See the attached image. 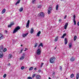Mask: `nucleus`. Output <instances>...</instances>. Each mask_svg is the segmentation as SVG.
Returning a JSON list of instances; mask_svg holds the SVG:
<instances>
[{
  "mask_svg": "<svg viewBox=\"0 0 79 79\" xmlns=\"http://www.w3.org/2000/svg\"><path fill=\"white\" fill-rule=\"evenodd\" d=\"M20 29H21V28L19 26L17 27L14 30V31L13 32V34H15V33H16V32H17L18 31H19V30Z\"/></svg>",
  "mask_w": 79,
  "mask_h": 79,
  "instance_id": "f257e3e1",
  "label": "nucleus"
},
{
  "mask_svg": "<svg viewBox=\"0 0 79 79\" xmlns=\"http://www.w3.org/2000/svg\"><path fill=\"white\" fill-rule=\"evenodd\" d=\"M55 60V57H52L50 58V61L51 63H54Z\"/></svg>",
  "mask_w": 79,
  "mask_h": 79,
  "instance_id": "f03ea898",
  "label": "nucleus"
},
{
  "mask_svg": "<svg viewBox=\"0 0 79 79\" xmlns=\"http://www.w3.org/2000/svg\"><path fill=\"white\" fill-rule=\"evenodd\" d=\"M44 13L43 12H41L39 13L38 15V16H40V17H41V18H43L44 17Z\"/></svg>",
  "mask_w": 79,
  "mask_h": 79,
  "instance_id": "7ed1b4c3",
  "label": "nucleus"
},
{
  "mask_svg": "<svg viewBox=\"0 0 79 79\" xmlns=\"http://www.w3.org/2000/svg\"><path fill=\"white\" fill-rule=\"evenodd\" d=\"M52 8L51 6H49V7L48 9V15H50V13H51V12L52 11Z\"/></svg>",
  "mask_w": 79,
  "mask_h": 79,
  "instance_id": "20e7f679",
  "label": "nucleus"
},
{
  "mask_svg": "<svg viewBox=\"0 0 79 79\" xmlns=\"http://www.w3.org/2000/svg\"><path fill=\"white\" fill-rule=\"evenodd\" d=\"M36 53L37 55H40V53H41V51H40V48H38L36 51Z\"/></svg>",
  "mask_w": 79,
  "mask_h": 79,
  "instance_id": "39448f33",
  "label": "nucleus"
},
{
  "mask_svg": "<svg viewBox=\"0 0 79 79\" xmlns=\"http://www.w3.org/2000/svg\"><path fill=\"white\" fill-rule=\"evenodd\" d=\"M75 18H76V16L74 15L73 16V23H74V25H76V21L75 20Z\"/></svg>",
  "mask_w": 79,
  "mask_h": 79,
  "instance_id": "423d86ee",
  "label": "nucleus"
},
{
  "mask_svg": "<svg viewBox=\"0 0 79 79\" xmlns=\"http://www.w3.org/2000/svg\"><path fill=\"white\" fill-rule=\"evenodd\" d=\"M30 21L29 20H28L27 21V23L26 27H27V28H28L29 27V25Z\"/></svg>",
  "mask_w": 79,
  "mask_h": 79,
  "instance_id": "0eeeda50",
  "label": "nucleus"
},
{
  "mask_svg": "<svg viewBox=\"0 0 79 79\" xmlns=\"http://www.w3.org/2000/svg\"><path fill=\"white\" fill-rule=\"evenodd\" d=\"M0 51L3 52V46L2 45L0 46Z\"/></svg>",
  "mask_w": 79,
  "mask_h": 79,
  "instance_id": "6e6552de",
  "label": "nucleus"
},
{
  "mask_svg": "<svg viewBox=\"0 0 79 79\" xmlns=\"http://www.w3.org/2000/svg\"><path fill=\"white\" fill-rule=\"evenodd\" d=\"M70 60L71 61L73 62V61H74V60H75V58L73 56L70 59Z\"/></svg>",
  "mask_w": 79,
  "mask_h": 79,
  "instance_id": "1a4fd4ad",
  "label": "nucleus"
},
{
  "mask_svg": "<svg viewBox=\"0 0 79 79\" xmlns=\"http://www.w3.org/2000/svg\"><path fill=\"white\" fill-rule=\"evenodd\" d=\"M41 77L40 75H37L36 76V79H40Z\"/></svg>",
  "mask_w": 79,
  "mask_h": 79,
  "instance_id": "9d476101",
  "label": "nucleus"
},
{
  "mask_svg": "<svg viewBox=\"0 0 79 79\" xmlns=\"http://www.w3.org/2000/svg\"><path fill=\"white\" fill-rule=\"evenodd\" d=\"M14 23L13 22L11 23L8 26V27H11L13 25H14Z\"/></svg>",
  "mask_w": 79,
  "mask_h": 79,
  "instance_id": "9b49d317",
  "label": "nucleus"
},
{
  "mask_svg": "<svg viewBox=\"0 0 79 79\" xmlns=\"http://www.w3.org/2000/svg\"><path fill=\"white\" fill-rule=\"evenodd\" d=\"M68 23H67L65 24V25L64 26V29H66L67 27H68Z\"/></svg>",
  "mask_w": 79,
  "mask_h": 79,
  "instance_id": "f8f14e48",
  "label": "nucleus"
},
{
  "mask_svg": "<svg viewBox=\"0 0 79 79\" xmlns=\"http://www.w3.org/2000/svg\"><path fill=\"white\" fill-rule=\"evenodd\" d=\"M2 52V51L0 52V58H2V57H3V52Z\"/></svg>",
  "mask_w": 79,
  "mask_h": 79,
  "instance_id": "ddd939ff",
  "label": "nucleus"
},
{
  "mask_svg": "<svg viewBox=\"0 0 79 79\" xmlns=\"http://www.w3.org/2000/svg\"><path fill=\"white\" fill-rule=\"evenodd\" d=\"M12 57H13V55H12V54H10L9 55L8 59H11V58H12Z\"/></svg>",
  "mask_w": 79,
  "mask_h": 79,
  "instance_id": "4468645a",
  "label": "nucleus"
},
{
  "mask_svg": "<svg viewBox=\"0 0 79 79\" xmlns=\"http://www.w3.org/2000/svg\"><path fill=\"white\" fill-rule=\"evenodd\" d=\"M41 34V31H39L38 33H37L36 36H38V37H39L40 36V34Z\"/></svg>",
  "mask_w": 79,
  "mask_h": 79,
  "instance_id": "2eb2a0df",
  "label": "nucleus"
},
{
  "mask_svg": "<svg viewBox=\"0 0 79 79\" xmlns=\"http://www.w3.org/2000/svg\"><path fill=\"white\" fill-rule=\"evenodd\" d=\"M3 39V35H2V34H0V40H1L2 39Z\"/></svg>",
  "mask_w": 79,
  "mask_h": 79,
  "instance_id": "dca6fc26",
  "label": "nucleus"
},
{
  "mask_svg": "<svg viewBox=\"0 0 79 79\" xmlns=\"http://www.w3.org/2000/svg\"><path fill=\"white\" fill-rule=\"evenodd\" d=\"M64 44L65 45H66L68 44V40L66 38H65L64 39Z\"/></svg>",
  "mask_w": 79,
  "mask_h": 79,
  "instance_id": "f3484780",
  "label": "nucleus"
},
{
  "mask_svg": "<svg viewBox=\"0 0 79 79\" xmlns=\"http://www.w3.org/2000/svg\"><path fill=\"white\" fill-rule=\"evenodd\" d=\"M29 33H27L25 34H23V37H26L27 35H28V34Z\"/></svg>",
  "mask_w": 79,
  "mask_h": 79,
  "instance_id": "a211bd4d",
  "label": "nucleus"
},
{
  "mask_svg": "<svg viewBox=\"0 0 79 79\" xmlns=\"http://www.w3.org/2000/svg\"><path fill=\"white\" fill-rule=\"evenodd\" d=\"M66 35V33H65L61 37L62 39H64V37Z\"/></svg>",
  "mask_w": 79,
  "mask_h": 79,
  "instance_id": "6ab92c4d",
  "label": "nucleus"
},
{
  "mask_svg": "<svg viewBox=\"0 0 79 79\" xmlns=\"http://www.w3.org/2000/svg\"><path fill=\"white\" fill-rule=\"evenodd\" d=\"M34 32V28H31L30 31L31 34H32Z\"/></svg>",
  "mask_w": 79,
  "mask_h": 79,
  "instance_id": "aec40b11",
  "label": "nucleus"
},
{
  "mask_svg": "<svg viewBox=\"0 0 79 79\" xmlns=\"http://www.w3.org/2000/svg\"><path fill=\"white\" fill-rule=\"evenodd\" d=\"M43 44H42V43H41L39 45V46H38V48H39V47H43Z\"/></svg>",
  "mask_w": 79,
  "mask_h": 79,
  "instance_id": "412c9836",
  "label": "nucleus"
},
{
  "mask_svg": "<svg viewBox=\"0 0 79 79\" xmlns=\"http://www.w3.org/2000/svg\"><path fill=\"white\" fill-rule=\"evenodd\" d=\"M69 48H71V47H72V44L71 43H70L69 45Z\"/></svg>",
  "mask_w": 79,
  "mask_h": 79,
  "instance_id": "4be33fe9",
  "label": "nucleus"
},
{
  "mask_svg": "<svg viewBox=\"0 0 79 79\" xmlns=\"http://www.w3.org/2000/svg\"><path fill=\"white\" fill-rule=\"evenodd\" d=\"M6 11V9H3V10H2V14H3Z\"/></svg>",
  "mask_w": 79,
  "mask_h": 79,
  "instance_id": "5701e85b",
  "label": "nucleus"
},
{
  "mask_svg": "<svg viewBox=\"0 0 79 79\" xmlns=\"http://www.w3.org/2000/svg\"><path fill=\"white\" fill-rule=\"evenodd\" d=\"M20 1L21 0H18V1H17L15 3V5H17V4H19V3L20 2Z\"/></svg>",
  "mask_w": 79,
  "mask_h": 79,
  "instance_id": "b1692460",
  "label": "nucleus"
},
{
  "mask_svg": "<svg viewBox=\"0 0 79 79\" xmlns=\"http://www.w3.org/2000/svg\"><path fill=\"white\" fill-rule=\"evenodd\" d=\"M79 73H78L77 74L76 76V79H79Z\"/></svg>",
  "mask_w": 79,
  "mask_h": 79,
  "instance_id": "393cba45",
  "label": "nucleus"
},
{
  "mask_svg": "<svg viewBox=\"0 0 79 79\" xmlns=\"http://www.w3.org/2000/svg\"><path fill=\"white\" fill-rule=\"evenodd\" d=\"M42 6V5H40L37 6V8H41Z\"/></svg>",
  "mask_w": 79,
  "mask_h": 79,
  "instance_id": "a878e982",
  "label": "nucleus"
},
{
  "mask_svg": "<svg viewBox=\"0 0 79 79\" xmlns=\"http://www.w3.org/2000/svg\"><path fill=\"white\" fill-rule=\"evenodd\" d=\"M24 56H22L20 57V60H23V59H24Z\"/></svg>",
  "mask_w": 79,
  "mask_h": 79,
  "instance_id": "bb28decb",
  "label": "nucleus"
},
{
  "mask_svg": "<svg viewBox=\"0 0 79 79\" xmlns=\"http://www.w3.org/2000/svg\"><path fill=\"white\" fill-rule=\"evenodd\" d=\"M37 76V74H33L32 75V77H35V76Z\"/></svg>",
  "mask_w": 79,
  "mask_h": 79,
  "instance_id": "cd10ccee",
  "label": "nucleus"
},
{
  "mask_svg": "<svg viewBox=\"0 0 79 79\" xmlns=\"http://www.w3.org/2000/svg\"><path fill=\"white\" fill-rule=\"evenodd\" d=\"M33 69V67H31L29 69V71H32Z\"/></svg>",
  "mask_w": 79,
  "mask_h": 79,
  "instance_id": "c85d7f7f",
  "label": "nucleus"
},
{
  "mask_svg": "<svg viewBox=\"0 0 79 79\" xmlns=\"http://www.w3.org/2000/svg\"><path fill=\"white\" fill-rule=\"evenodd\" d=\"M74 74H72L70 76V77L71 78H73V77H74Z\"/></svg>",
  "mask_w": 79,
  "mask_h": 79,
  "instance_id": "c756f323",
  "label": "nucleus"
},
{
  "mask_svg": "<svg viewBox=\"0 0 79 79\" xmlns=\"http://www.w3.org/2000/svg\"><path fill=\"white\" fill-rule=\"evenodd\" d=\"M36 1V0H32V3L33 4H34V3H35V2Z\"/></svg>",
  "mask_w": 79,
  "mask_h": 79,
  "instance_id": "7c9ffc66",
  "label": "nucleus"
},
{
  "mask_svg": "<svg viewBox=\"0 0 79 79\" xmlns=\"http://www.w3.org/2000/svg\"><path fill=\"white\" fill-rule=\"evenodd\" d=\"M54 40L56 42V41H57V40H58V36H57L56 37V38Z\"/></svg>",
  "mask_w": 79,
  "mask_h": 79,
  "instance_id": "2f4dec72",
  "label": "nucleus"
},
{
  "mask_svg": "<svg viewBox=\"0 0 79 79\" xmlns=\"http://www.w3.org/2000/svg\"><path fill=\"white\" fill-rule=\"evenodd\" d=\"M77 39V36H74V41H75V40H76Z\"/></svg>",
  "mask_w": 79,
  "mask_h": 79,
  "instance_id": "473e14b6",
  "label": "nucleus"
},
{
  "mask_svg": "<svg viewBox=\"0 0 79 79\" xmlns=\"http://www.w3.org/2000/svg\"><path fill=\"white\" fill-rule=\"evenodd\" d=\"M56 10H58V5L57 4L56 6Z\"/></svg>",
  "mask_w": 79,
  "mask_h": 79,
  "instance_id": "72a5a7b5",
  "label": "nucleus"
},
{
  "mask_svg": "<svg viewBox=\"0 0 79 79\" xmlns=\"http://www.w3.org/2000/svg\"><path fill=\"white\" fill-rule=\"evenodd\" d=\"M23 10V7L21 8L20 10H19V11H22Z\"/></svg>",
  "mask_w": 79,
  "mask_h": 79,
  "instance_id": "f704fd0d",
  "label": "nucleus"
},
{
  "mask_svg": "<svg viewBox=\"0 0 79 79\" xmlns=\"http://www.w3.org/2000/svg\"><path fill=\"white\" fill-rule=\"evenodd\" d=\"M3 77H4V78H5V77H6V74H5L4 75H3Z\"/></svg>",
  "mask_w": 79,
  "mask_h": 79,
  "instance_id": "c9c22d12",
  "label": "nucleus"
},
{
  "mask_svg": "<svg viewBox=\"0 0 79 79\" xmlns=\"http://www.w3.org/2000/svg\"><path fill=\"white\" fill-rule=\"evenodd\" d=\"M27 79H32V78L31 77H27Z\"/></svg>",
  "mask_w": 79,
  "mask_h": 79,
  "instance_id": "e433bc0d",
  "label": "nucleus"
},
{
  "mask_svg": "<svg viewBox=\"0 0 79 79\" xmlns=\"http://www.w3.org/2000/svg\"><path fill=\"white\" fill-rule=\"evenodd\" d=\"M7 50V49L6 48H4V50H3V51L4 52H6Z\"/></svg>",
  "mask_w": 79,
  "mask_h": 79,
  "instance_id": "4c0bfd02",
  "label": "nucleus"
},
{
  "mask_svg": "<svg viewBox=\"0 0 79 79\" xmlns=\"http://www.w3.org/2000/svg\"><path fill=\"white\" fill-rule=\"evenodd\" d=\"M55 75V72H54L52 73V76H54Z\"/></svg>",
  "mask_w": 79,
  "mask_h": 79,
  "instance_id": "58836bf2",
  "label": "nucleus"
},
{
  "mask_svg": "<svg viewBox=\"0 0 79 79\" xmlns=\"http://www.w3.org/2000/svg\"><path fill=\"white\" fill-rule=\"evenodd\" d=\"M37 45H38V44L37 43H36L35 45V47H37Z\"/></svg>",
  "mask_w": 79,
  "mask_h": 79,
  "instance_id": "ea45409f",
  "label": "nucleus"
},
{
  "mask_svg": "<svg viewBox=\"0 0 79 79\" xmlns=\"http://www.w3.org/2000/svg\"><path fill=\"white\" fill-rule=\"evenodd\" d=\"M24 69V66L22 67L21 68V69L23 70V69Z\"/></svg>",
  "mask_w": 79,
  "mask_h": 79,
  "instance_id": "a19ab883",
  "label": "nucleus"
},
{
  "mask_svg": "<svg viewBox=\"0 0 79 79\" xmlns=\"http://www.w3.org/2000/svg\"><path fill=\"white\" fill-rule=\"evenodd\" d=\"M52 78H53V79H55L56 78V77L55 76H52Z\"/></svg>",
  "mask_w": 79,
  "mask_h": 79,
  "instance_id": "79ce46f5",
  "label": "nucleus"
},
{
  "mask_svg": "<svg viewBox=\"0 0 79 79\" xmlns=\"http://www.w3.org/2000/svg\"><path fill=\"white\" fill-rule=\"evenodd\" d=\"M43 65H44V63H42V64H41V67H42V66H43Z\"/></svg>",
  "mask_w": 79,
  "mask_h": 79,
  "instance_id": "37998d69",
  "label": "nucleus"
},
{
  "mask_svg": "<svg viewBox=\"0 0 79 79\" xmlns=\"http://www.w3.org/2000/svg\"><path fill=\"white\" fill-rule=\"evenodd\" d=\"M60 70H62V67H61V66H60Z\"/></svg>",
  "mask_w": 79,
  "mask_h": 79,
  "instance_id": "c03bdc74",
  "label": "nucleus"
},
{
  "mask_svg": "<svg viewBox=\"0 0 79 79\" xmlns=\"http://www.w3.org/2000/svg\"><path fill=\"white\" fill-rule=\"evenodd\" d=\"M7 31H6V30H5V31H4V32L5 33H6V34H7Z\"/></svg>",
  "mask_w": 79,
  "mask_h": 79,
  "instance_id": "a18cd8bd",
  "label": "nucleus"
},
{
  "mask_svg": "<svg viewBox=\"0 0 79 79\" xmlns=\"http://www.w3.org/2000/svg\"><path fill=\"white\" fill-rule=\"evenodd\" d=\"M38 73H40V72H41V70H38Z\"/></svg>",
  "mask_w": 79,
  "mask_h": 79,
  "instance_id": "49530a36",
  "label": "nucleus"
},
{
  "mask_svg": "<svg viewBox=\"0 0 79 79\" xmlns=\"http://www.w3.org/2000/svg\"><path fill=\"white\" fill-rule=\"evenodd\" d=\"M67 17V15H65V16L64 17V19H66V18Z\"/></svg>",
  "mask_w": 79,
  "mask_h": 79,
  "instance_id": "de8ad7c7",
  "label": "nucleus"
},
{
  "mask_svg": "<svg viewBox=\"0 0 79 79\" xmlns=\"http://www.w3.org/2000/svg\"><path fill=\"white\" fill-rule=\"evenodd\" d=\"M34 70H35V71H36V70H37V68H35L34 69Z\"/></svg>",
  "mask_w": 79,
  "mask_h": 79,
  "instance_id": "09e8293b",
  "label": "nucleus"
},
{
  "mask_svg": "<svg viewBox=\"0 0 79 79\" xmlns=\"http://www.w3.org/2000/svg\"><path fill=\"white\" fill-rule=\"evenodd\" d=\"M23 49H22L21 50V51L20 53H22V52H23Z\"/></svg>",
  "mask_w": 79,
  "mask_h": 79,
  "instance_id": "8fccbe9b",
  "label": "nucleus"
},
{
  "mask_svg": "<svg viewBox=\"0 0 79 79\" xmlns=\"http://www.w3.org/2000/svg\"><path fill=\"white\" fill-rule=\"evenodd\" d=\"M27 50V49L25 48V49L24 50V51L25 52V51H26Z\"/></svg>",
  "mask_w": 79,
  "mask_h": 79,
  "instance_id": "3c124183",
  "label": "nucleus"
},
{
  "mask_svg": "<svg viewBox=\"0 0 79 79\" xmlns=\"http://www.w3.org/2000/svg\"><path fill=\"white\" fill-rule=\"evenodd\" d=\"M78 26H79V22H78L77 23Z\"/></svg>",
  "mask_w": 79,
  "mask_h": 79,
  "instance_id": "603ef678",
  "label": "nucleus"
},
{
  "mask_svg": "<svg viewBox=\"0 0 79 79\" xmlns=\"http://www.w3.org/2000/svg\"><path fill=\"white\" fill-rule=\"evenodd\" d=\"M59 23H60V21H61V19H59Z\"/></svg>",
  "mask_w": 79,
  "mask_h": 79,
  "instance_id": "864d4df0",
  "label": "nucleus"
},
{
  "mask_svg": "<svg viewBox=\"0 0 79 79\" xmlns=\"http://www.w3.org/2000/svg\"><path fill=\"white\" fill-rule=\"evenodd\" d=\"M25 55V54H23V56H24Z\"/></svg>",
  "mask_w": 79,
  "mask_h": 79,
  "instance_id": "5fc2aeb1",
  "label": "nucleus"
},
{
  "mask_svg": "<svg viewBox=\"0 0 79 79\" xmlns=\"http://www.w3.org/2000/svg\"><path fill=\"white\" fill-rule=\"evenodd\" d=\"M9 65H10V64L9 63L8 64V65L9 66Z\"/></svg>",
  "mask_w": 79,
  "mask_h": 79,
  "instance_id": "6e6d98bb",
  "label": "nucleus"
},
{
  "mask_svg": "<svg viewBox=\"0 0 79 79\" xmlns=\"http://www.w3.org/2000/svg\"><path fill=\"white\" fill-rule=\"evenodd\" d=\"M21 47H23V45L21 44Z\"/></svg>",
  "mask_w": 79,
  "mask_h": 79,
  "instance_id": "4d7b16f0",
  "label": "nucleus"
},
{
  "mask_svg": "<svg viewBox=\"0 0 79 79\" xmlns=\"http://www.w3.org/2000/svg\"><path fill=\"white\" fill-rule=\"evenodd\" d=\"M49 79H51V78H50V77H49Z\"/></svg>",
  "mask_w": 79,
  "mask_h": 79,
  "instance_id": "13d9d810",
  "label": "nucleus"
},
{
  "mask_svg": "<svg viewBox=\"0 0 79 79\" xmlns=\"http://www.w3.org/2000/svg\"><path fill=\"white\" fill-rule=\"evenodd\" d=\"M56 47L55 48V49H56Z\"/></svg>",
  "mask_w": 79,
  "mask_h": 79,
  "instance_id": "bf43d9fd",
  "label": "nucleus"
},
{
  "mask_svg": "<svg viewBox=\"0 0 79 79\" xmlns=\"http://www.w3.org/2000/svg\"><path fill=\"white\" fill-rule=\"evenodd\" d=\"M63 0H60L61 1H63Z\"/></svg>",
  "mask_w": 79,
  "mask_h": 79,
  "instance_id": "052dcab7",
  "label": "nucleus"
},
{
  "mask_svg": "<svg viewBox=\"0 0 79 79\" xmlns=\"http://www.w3.org/2000/svg\"><path fill=\"white\" fill-rule=\"evenodd\" d=\"M2 19V18H0V20Z\"/></svg>",
  "mask_w": 79,
  "mask_h": 79,
  "instance_id": "680f3d73",
  "label": "nucleus"
},
{
  "mask_svg": "<svg viewBox=\"0 0 79 79\" xmlns=\"http://www.w3.org/2000/svg\"><path fill=\"white\" fill-rule=\"evenodd\" d=\"M0 68H1V66H0Z\"/></svg>",
  "mask_w": 79,
  "mask_h": 79,
  "instance_id": "e2e57ef3",
  "label": "nucleus"
},
{
  "mask_svg": "<svg viewBox=\"0 0 79 79\" xmlns=\"http://www.w3.org/2000/svg\"><path fill=\"white\" fill-rule=\"evenodd\" d=\"M66 79H68L67 78H66Z\"/></svg>",
  "mask_w": 79,
  "mask_h": 79,
  "instance_id": "0e129e2a",
  "label": "nucleus"
}]
</instances>
